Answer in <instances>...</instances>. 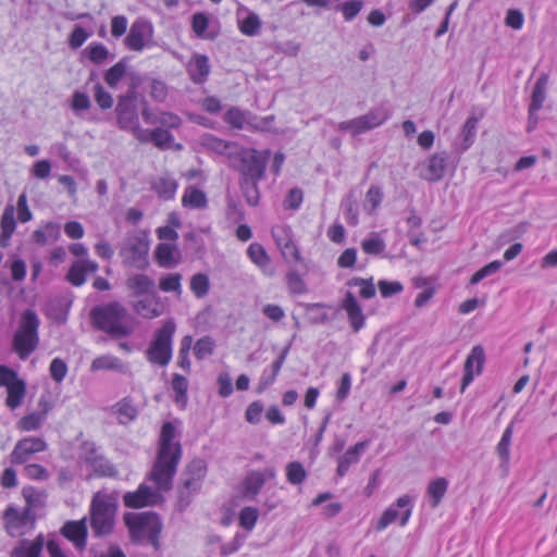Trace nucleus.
Segmentation results:
<instances>
[{
    "label": "nucleus",
    "mask_w": 557,
    "mask_h": 557,
    "mask_svg": "<svg viewBox=\"0 0 557 557\" xmlns=\"http://www.w3.org/2000/svg\"><path fill=\"white\" fill-rule=\"evenodd\" d=\"M175 437V425L172 422H165L161 429L157 458L148 474V480L154 484L156 488L141 483L136 491L125 493L123 495L125 507L138 509L158 505L163 502L162 493L172 490L173 479L182 458V446L180 442L174 441Z\"/></svg>",
    "instance_id": "1"
},
{
    "label": "nucleus",
    "mask_w": 557,
    "mask_h": 557,
    "mask_svg": "<svg viewBox=\"0 0 557 557\" xmlns=\"http://www.w3.org/2000/svg\"><path fill=\"white\" fill-rule=\"evenodd\" d=\"M89 319L94 329L106 333L112 339L129 337L137 326L135 317L123 304L115 300L94 306Z\"/></svg>",
    "instance_id": "2"
},
{
    "label": "nucleus",
    "mask_w": 557,
    "mask_h": 557,
    "mask_svg": "<svg viewBox=\"0 0 557 557\" xmlns=\"http://www.w3.org/2000/svg\"><path fill=\"white\" fill-rule=\"evenodd\" d=\"M123 520L133 543L141 544L147 541L156 550L160 548L159 537L163 524L158 513L152 511L126 512Z\"/></svg>",
    "instance_id": "3"
},
{
    "label": "nucleus",
    "mask_w": 557,
    "mask_h": 557,
    "mask_svg": "<svg viewBox=\"0 0 557 557\" xmlns=\"http://www.w3.org/2000/svg\"><path fill=\"white\" fill-rule=\"evenodd\" d=\"M117 499L113 495L98 492L90 503V527L96 537L112 534L115 527Z\"/></svg>",
    "instance_id": "4"
},
{
    "label": "nucleus",
    "mask_w": 557,
    "mask_h": 557,
    "mask_svg": "<svg viewBox=\"0 0 557 557\" xmlns=\"http://www.w3.org/2000/svg\"><path fill=\"white\" fill-rule=\"evenodd\" d=\"M39 325L40 320L35 310L23 311L12 338V350L21 360H26L38 348Z\"/></svg>",
    "instance_id": "5"
},
{
    "label": "nucleus",
    "mask_w": 557,
    "mask_h": 557,
    "mask_svg": "<svg viewBox=\"0 0 557 557\" xmlns=\"http://www.w3.org/2000/svg\"><path fill=\"white\" fill-rule=\"evenodd\" d=\"M176 324L173 320H168L154 332L153 338L146 351L149 362L165 367L172 359L173 336Z\"/></svg>",
    "instance_id": "6"
},
{
    "label": "nucleus",
    "mask_w": 557,
    "mask_h": 557,
    "mask_svg": "<svg viewBox=\"0 0 557 557\" xmlns=\"http://www.w3.org/2000/svg\"><path fill=\"white\" fill-rule=\"evenodd\" d=\"M149 240L144 232L129 234L120 250L125 265L144 271L149 267Z\"/></svg>",
    "instance_id": "7"
},
{
    "label": "nucleus",
    "mask_w": 557,
    "mask_h": 557,
    "mask_svg": "<svg viewBox=\"0 0 557 557\" xmlns=\"http://www.w3.org/2000/svg\"><path fill=\"white\" fill-rule=\"evenodd\" d=\"M270 151L260 152L252 148L240 149L235 156L234 161L239 178H263L267 170Z\"/></svg>",
    "instance_id": "8"
},
{
    "label": "nucleus",
    "mask_w": 557,
    "mask_h": 557,
    "mask_svg": "<svg viewBox=\"0 0 557 557\" xmlns=\"http://www.w3.org/2000/svg\"><path fill=\"white\" fill-rule=\"evenodd\" d=\"M81 458L92 468L97 476L115 478L119 473L115 466L102 455L100 447L95 442L82 443Z\"/></svg>",
    "instance_id": "9"
},
{
    "label": "nucleus",
    "mask_w": 557,
    "mask_h": 557,
    "mask_svg": "<svg viewBox=\"0 0 557 557\" xmlns=\"http://www.w3.org/2000/svg\"><path fill=\"white\" fill-rule=\"evenodd\" d=\"M115 113L117 125L121 129L136 126V122L139 121L138 94L134 85L131 86L126 94L117 98Z\"/></svg>",
    "instance_id": "10"
},
{
    "label": "nucleus",
    "mask_w": 557,
    "mask_h": 557,
    "mask_svg": "<svg viewBox=\"0 0 557 557\" xmlns=\"http://www.w3.org/2000/svg\"><path fill=\"white\" fill-rule=\"evenodd\" d=\"M449 156L446 151L435 152L419 163L417 170L420 178L435 183L441 181L448 169Z\"/></svg>",
    "instance_id": "11"
},
{
    "label": "nucleus",
    "mask_w": 557,
    "mask_h": 557,
    "mask_svg": "<svg viewBox=\"0 0 557 557\" xmlns=\"http://www.w3.org/2000/svg\"><path fill=\"white\" fill-rule=\"evenodd\" d=\"M47 443L40 437H25L20 440L11 455L10 460L14 465L25 463L29 457L36 453L46 450Z\"/></svg>",
    "instance_id": "12"
},
{
    "label": "nucleus",
    "mask_w": 557,
    "mask_h": 557,
    "mask_svg": "<svg viewBox=\"0 0 557 557\" xmlns=\"http://www.w3.org/2000/svg\"><path fill=\"white\" fill-rule=\"evenodd\" d=\"M272 236L284 259L301 261L300 252L293 239L292 231L287 226L272 228Z\"/></svg>",
    "instance_id": "13"
},
{
    "label": "nucleus",
    "mask_w": 557,
    "mask_h": 557,
    "mask_svg": "<svg viewBox=\"0 0 557 557\" xmlns=\"http://www.w3.org/2000/svg\"><path fill=\"white\" fill-rule=\"evenodd\" d=\"M485 362V352L481 345L474 346L468 355L463 366V377L460 392L463 393L466 387L473 381L474 375L481 374Z\"/></svg>",
    "instance_id": "14"
},
{
    "label": "nucleus",
    "mask_w": 557,
    "mask_h": 557,
    "mask_svg": "<svg viewBox=\"0 0 557 557\" xmlns=\"http://www.w3.org/2000/svg\"><path fill=\"white\" fill-rule=\"evenodd\" d=\"M152 35L151 24L145 20H136L124 40L125 46L133 51H141L145 42Z\"/></svg>",
    "instance_id": "15"
},
{
    "label": "nucleus",
    "mask_w": 557,
    "mask_h": 557,
    "mask_svg": "<svg viewBox=\"0 0 557 557\" xmlns=\"http://www.w3.org/2000/svg\"><path fill=\"white\" fill-rule=\"evenodd\" d=\"M60 532L65 539L71 541L76 548L84 549L86 547L88 534L86 518H83L77 521H66L61 528Z\"/></svg>",
    "instance_id": "16"
},
{
    "label": "nucleus",
    "mask_w": 557,
    "mask_h": 557,
    "mask_svg": "<svg viewBox=\"0 0 557 557\" xmlns=\"http://www.w3.org/2000/svg\"><path fill=\"white\" fill-rule=\"evenodd\" d=\"M342 308L346 311L348 322L355 333L359 332L366 322V315L357 298L351 292H347L342 300Z\"/></svg>",
    "instance_id": "17"
},
{
    "label": "nucleus",
    "mask_w": 557,
    "mask_h": 557,
    "mask_svg": "<svg viewBox=\"0 0 557 557\" xmlns=\"http://www.w3.org/2000/svg\"><path fill=\"white\" fill-rule=\"evenodd\" d=\"M126 287L133 292L134 296L144 295L157 296L156 283L147 274L136 273L127 276L125 281Z\"/></svg>",
    "instance_id": "18"
},
{
    "label": "nucleus",
    "mask_w": 557,
    "mask_h": 557,
    "mask_svg": "<svg viewBox=\"0 0 557 557\" xmlns=\"http://www.w3.org/2000/svg\"><path fill=\"white\" fill-rule=\"evenodd\" d=\"M154 259L161 268L170 269L178 264L180 252L175 244L160 243L154 250Z\"/></svg>",
    "instance_id": "19"
},
{
    "label": "nucleus",
    "mask_w": 557,
    "mask_h": 557,
    "mask_svg": "<svg viewBox=\"0 0 557 557\" xmlns=\"http://www.w3.org/2000/svg\"><path fill=\"white\" fill-rule=\"evenodd\" d=\"M370 442L363 441L358 442L352 447H350L344 455L338 457L337 465V474L339 476H344L351 465H355L359 461L361 454L364 451Z\"/></svg>",
    "instance_id": "20"
},
{
    "label": "nucleus",
    "mask_w": 557,
    "mask_h": 557,
    "mask_svg": "<svg viewBox=\"0 0 557 557\" xmlns=\"http://www.w3.org/2000/svg\"><path fill=\"white\" fill-rule=\"evenodd\" d=\"M45 539L42 534H39L33 542L26 540L13 548L10 557H40Z\"/></svg>",
    "instance_id": "21"
},
{
    "label": "nucleus",
    "mask_w": 557,
    "mask_h": 557,
    "mask_svg": "<svg viewBox=\"0 0 557 557\" xmlns=\"http://www.w3.org/2000/svg\"><path fill=\"white\" fill-rule=\"evenodd\" d=\"M547 84H548V75L542 74L537 78V81L533 87L531 103L529 106L530 117H532L533 114H535L539 110L542 109L543 103L546 99Z\"/></svg>",
    "instance_id": "22"
},
{
    "label": "nucleus",
    "mask_w": 557,
    "mask_h": 557,
    "mask_svg": "<svg viewBox=\"0 0 557 557\" xmlns=\"http://www.w3.org/2000/svg\"><path fill=\"white\" fill-rule=\"evenodd\" d=\"M250 260L258 265L265 274L273 275L271 259L262 245L252 243L247 249Z\"/></svg>",
    "instance_id": "23"
},
{
    "label": "nucleus",
    "mask_w": 557,
    "mask_h": 557,
    "mask_svg": "<svg viewBox=\"0 0 557 557\" xmlns=\"http://www.w3.org/2000/svg\"><path fill=\"white\" fill-rule=\"evenodd\" d=\"M151 188L160 198L170 200L174 198L176 194L177 182L169 175H163L152 181Z\"/></svg>",
    "instance_id": "24"
},
{
    "label": "nucleus",
    "mask_w": 557,
    "mask_h": 557,
    "mask_svg": "<svg viewBox=\"0 0 557 557\" xmlns=\"http://www.w3.org/2000/svg\"><path fill=\"white\" fill-rule=\"evenodd\" d=\"M154 299L144 298L134 302L133 308L135 312L145 319H154L162 314V307L159 304V298Z\"/></svg>",
    "instance_id": "25"
},
{
    "label": "nucleus",
    "mask_w": 557,
    "mask_h": 557,
    "mask_svg": "<svg viewBox=\"0 0 557 557\" xmlns=\"http://www.w3.org/2000/svg\"><path fill=\"white\" fill-rule=\"evenodd\" d=\"M7 393L5 405L11 410L18 408L26 396V382L23 379L15 381L7 387Z\"/></svg>",
    "instance_id": "26"
},
{
    "label": "nucleus",
    "mask_w": 557,
    "mask_h": 557,
    "mask_svg": "<svg viewBox=\"0 0 557 557\" xmlns=\"http://www.w3.org/2000/svg\"><path fill=\"white\" fill-rule=\"evenodd\" d=\"M262 178H239V188L246 202L251 207H257L260 201L259 182Z\"/></svg>",
    "instance_id": "27"
},
{
    "label": "nucleus",
    "mask_w": 557,
    "mask_h": 557,
    "mask_svg": "<svg viewBox=\"0 0 557 557\" xmlns=\"http://www.w3.org/2000/svg\"><path fill=\"white\" fill-rule=\"evenodd\" d=\"M182 203L187 208L205 209L208 205V199L201 189L188 186L184 191Z\"/></svg>",
    "instance_id": "28"
},
{
    "label": "nucleus",
    "mask_w": 557,
    "mask_h": 557,
    "mask_svg": "<svg viewBox=\"0 0 557 557\" xmlns=\"http://www.w3.org/2000/svg\"><path fill=\"white\" fill-rule=\"evenodd\" d=\"M32 236L34 242L38 245L55 242L60 237V225L54 222H48L42 228L36 230Z\"/></svg>",
    "instance_id": "29"
},
{
    "label": "nucleus",
    "mask_w": 557,
    "mask_h": 557,
    "mask_svg": "<svg viewBox=\"0 0 557 557\" xmlns=\"http://www.w3.org/2000/svg\"><path fill=\"white\" fill-rule=\"evenodd\" d=\"M210 73L209 59L200 54L195 58V62L189 67V74L194 83L201 84L207 81Z\"/></svg>",
    "instance_id": "30"
},
{
    "label": "nucleus",
    "mask_w": 557,
    "mask_h": 557,
    "mask_svg": "<svg viewBox=\"0 0 557 557\" xmlns=\"http://www.w3.org/2000/svg\"><path fill=\"white\" fill-rule=\"evenodd\" d=\"M262 22L259 15L248 11L246 17L238 20V28L245 36L253 37L260 33Z\"/></svg>",
    "instance_id": "31"
},
{
    "label": "nucleus",
    "mask_w": 557,
    "mask_h": 557,
    "mask_svg": "<svg viewBox=\"0 0 557 557\" xmlns=\"http://www.w3.org/2000/svg\"><path fill=\"white\" fill-rule=\"evenodd\" d=\"M513 434V424L510 423L504 431L499 443L496 446L497 455L502 460V465L505 466L510 460V445Z\"/></svg>",
    "instance_id": "32"
},
{
    "label": "nucleus",
    "mask_w": 557,
    "mask_h": 557,
    "mask_svg": "<svg viewBox=\"0 0 557 557\" xmlns=\"http://www.w3.org/2000/svg\"><path fill=\"white\" fill-rule=\"evenodd\" d=\"M109 54L107 47L100 42H91L83 50V55L97 65L102 64Z\"/></svg>",
    "instance_id": "33"
},
{
    "label": "nucleus",
    "mask_w": 557,
    "mask_h": 557,
    "mask_svg": "<svg viewBox=\"0 0 557 557\" xmlns=\"http://www.w3.org/2000/svg\"><path fill=\"white\" fill-rule=\"evenodd\" d=\"M342 207L344 208V215L347 223L351 226L358 224V209H357V199L355 196V191L350 190L345 199L342 201Z\"/></svg>",
    "instance_id": "34"
},
{
    "label": "nucleus",
    "mask_w": 557,
    "mask_h": 557,
    "mask_svg": "<svg viewBox=\"0 0 557 557\" xmlns=\"http://www.w3.org/2000/svg\"><path fill=\"white\" fill-rule=\"evenodd\" d=\"M448 487V481L445 478H437L434 481L430 482L428 486V494L432 498L431 506L433 508L437 507L444 497Z\"/></svg>",
    "instance_id": "35"
},
{
    "label": "nucleus",
    "mask_w": 557,
    "mask_h": 557,
    "mask_svg": "<svg viewBox=\"0 0 557 557\" xmlns=\"http://www.w3.org/2000/svg\"><path fill=\"white\" fill-rule=\"evenodd\" d=\"M207 474V463L200 458L193 459L183 471V476L193 478L194 481L202 483Z\"/></svg>",
    "instance_id": "36"
},
{
    "label": "nucleus",
    "mask_w": 557,
    "mask_h": 557,
    "mask_svg": "<svg viewBox=\"0 0 557 557\" xmlns=\"http://www.w3.org/2000/svg\"><path fill=\"white\" fill-rule=\"evenodd\" d=\"M385 242L377 233H371L368 238L361 242V249L367 255L377 256L385 250Z\"/></svg>",
    "instance_id": "37"
},
{
    "label": "nucleus",
    "mask_w": 557,
    "mask_h": 557,
    "mask_svg": "<svg viewBox=\"0 0 557 557\" xmlns=\"http://www.w3.org/2000/svg\"><path fill=\"white\" fill-rule=\"evenodd\" d=\"M287 482L293 485L301 484L307 478V471L301 462L292 461L285 467Z\"/></svg>",
    "instance_id": "38"
},
{
    "label": "nucleus",
    "mask_w": 557,
    "mask_h": 557,
    "mask_svg": "<svg viewBox=\"0 0 557 557\" xmlns=\"http://www.w3.org/2000/svg\"><path fill=\"white\" fill-rule=\"evenodd\" d=\"M149 139L156 147L164 150L170 148L174 137L169 129L163 127H156L149 132Z\"/></svg>",
    "instance_id": "39"
},
{
    "label": "nucleus",
    "mask_w": 557,
    "mask_h": 557,
    "mask_svg": "<svg viewBox=\"0 0 557 557\" xmlns=\"http://www.w3.org/2000/svg\"><path fill=\"white\" fill-rule=\"evenodd\" d=\"M382 200V188L377 185H371L366 194V200L363 203L364 210H367L369 214H372L381 206Z\"/></svg>",
    "instance_id": "40"
},
{
    "label": "nucleus",
    "mask_w": 557,
    "mask_h": 557,
    "mask_svg": "<svg viewBox=\"0 0 557 557\" xmlns=\"http://www.w3.org/2000/svg\"><path fill=\"white\" fill-rule=\"evenodd\" d=\"M126 59H121L117 63H115L113 66H111L104 75L106 83L114 88L117 86L120 81L123 78V76L126 73Z\"/></svg>",
    "instance_id": "41"
},
{
    "label": "nucleus",
    "mask_w": 557,
    "mask_h": 557,
    "mask_svg": "<svg viewBox=\"0 0 557 557\" xmlns=\"http://www.w3.org/2000/svg\"><path fill=\"white\" fill-rule=\"evenodd\" d=\"M116 412L121 423H128L137 417V408L129 398H124L116 404Z\"/></svg>",
    "instance_id": "42"
},
{
    "label": "nucleus",
    "mask_w": 557,
    "mask_h": 557,
    "mask_svg": "<svg viewBox=\"0 0 557 557\" xmlns=\"http://www.w3.org/2000/svg\"><path fill=\"white\" fill-rule=\"evenodd\" d=\"M347 285L359 286L360 292L359 295L363 299H371L375 296V286L373 284V278H362V277H352L347 282Z\"/></svg>",
    "instance_id": "43"
},
{
    "label": "nucleus",
    "mask_w": 557,
    "mask_h": 557,
    "mask_svg": "<svg viewBox=\"0 0 557 557\" xmlns=\"http://www.w3.org/2000/svg\"><path fill=\"white\" fill-rule=\"evenodd\" d=\"M286 284L289 293L293 295H304L308 292L306 282L296 271L286 273Z\"/></svg>",
    "instance_id": "44"
},
{
    "label": "nucleus",
    "mask_w": 557,
    "mask_h": 557,
    "mask_svg": "<svg viewBox=\"0 0 557 557\" xmlns=\"http://www.w3.org/2000/svg\"><path fill=\"white\" fill-rule=\"evenodd\" d=\"M121 367L119 358L111 355H103L92 360L90 370L92 372L100 370H116Z\"/></svg>",
    "instance_id": "45"
},
{
    "label": "nucleus",
    "mask_w": 557,
    "mask_h": 557,
    "mask_svg": "<svg viewBox=\"0 0 557 557\" xmlns=\"http://www.w3.org/2000/svg\"><path fill=\"white\" fill-rule=\"evenodd\" d=\"M210 287L209 277L203 273H197L191 276L190 280V289L194 295L198 298L205 297Z\"/></svg>",
    "instance_id": "46"
},
{
    "label": "nucleus",
    "mask_w": 557,
    "mask_h": 557,
    "mask_svg": "<svg viewBox=\"0 0 557 557\" xmlns=\"http://www.w3.org/2000/svg\"><path fill=\"white\" fill-rule=\"evenodd\" d=\"M361 116L364 121L366 128L368 131H370V129L383 124L387 120L388 113L385 109L379 108V109L371 110L367 114L361 115Z\"/></svg>",
    "instance_id": "47"
},
{
    "label": "nucleus",
    "mask_w": 557,
    "mask_h": 557,
    "mask_svg": "<svg viewBox=\"0 0 557 557\" xmlns=\"http://www.w3.org/2000/svg\"><path fill=\"white\" fill-rule=\"evenodd\" d=\"M182 275L180 273H170L163 275L159 281V288L164 293L176 292L181 294L182 292Z\"/></svg>",
    "instance_id": "48"
},
{
    "label": "nucleus",
    "mask_w": 557,
    "mask_h": 557,
    "mask_svg": "<svg viewBox=\"0 0 557 557\" xmlns=\"http://www.w3.org/2000/svg\"><path fill=\"white\" fill-rule=\"evenodd\" d=\"M259 517V510L255 507H244L239 512V525L247 531H251Z\"/></svg>",
    "instance_id": "49"
},
{
    "label": "nucleus",
    "mask_w": 557,
    "mask_h": 557,
    "mask_svg": "<svg viewBox=\"0 0 557 557\" xmlns=\"http://www.w3.org/2000/svg\"><path fill=\"white\" fill-rule=\"evenodd\" d=\"M214 351V341L210 336L199 338L194 346V354L198 360L211 356Z\"/></svg>",
    "instance_id": "50"
},
{
    "label": "nucleus",
    "mask_w": 557,
    "mask_h": 557,
    "mask_svg": "<svg viewBox=\"0 0 557 557\" xmlns=\"http://www.w3.org/2000/svg\"><path fill=\"white\" fill-rule=\"evenodd\" d=\"M201 144L208 150L214 151L219 154H224L232 146L231 143L220 139L213 135H206L202 138Z\"/></svg>",
    "instance_id": "51"
},
{
    "label": "nucleus",
    "mask_w": 557,
    "mask_h": 557,
    "mask_svg": "<svg viewBox=\"0 0 557 557\" xmlns=\"http://www.w3.org/2000/svg\"><path fill=\"white\" fill-rule=\"evenodd\" d=\"M44 422L42 416L32 412L18 420L17 428L24 432L36 431L41 428Z\"/></svg>",
    "instance_id": "52"
},
{
    "label": "nucleus",
    "mask_w": 557,
    "mask_h": 557,
    "mask_svg": "<svg viewBox=\"0 0 557 557\" xmlns=\"http://www.w3.org/2000/svg\"><path fill=\"white\" fill-rule=\"evenodd\" d=\"M65 278L73 286H82L86 282V272H84V268L81 262L74 261L72 263Z\"/></svg>",
    "instance_id": "53"
},
{
    "label": "nucleus",
    "mask_w": 557,
    "mask_h": 557,
    "mask_svg": "<svg viewBox=\"0 0 557 557\" xmlns=\"http://www.w3.org/2000/svg\"><path fill=\"white\" fill-rule=\"evenodd\" d=\"M476 126H478V119L475 116H470L467 119V121L462 127V136H463L462 150H467L473 144Z\"/></svg>",
    "instance_id": "54"
},
{
    "label": "nucleus",
    "mask_w": 557,
    "mask_h": 557,
    "mask_svg": "<svg viewBox=\"0 0 557 557\" xmlns=\"http://www.w3.org/2000/svg\"><path fill=\"white\" fill-rule=\"evenodd\" d=\"M265 483V476L261 472H251L245 480V488L247 493L257 495Z\"/></svg>",
    "instance_id": "55"
},
{
    "label": "nucleus",
    "mask_w": 557,
    "mask_h": 557,
    "mask_svg": "<svg viewBox=\"0 0 557 557\" xmlns=\"http://www.w3.org/2000/svg\"><path fill=\"white\" fill-rule=\"evenodd\" d=\"M172 388L176 393V403H185L187 399L188 381L185 376L175 373L172 379Z\"/></svg>",
    "instance_id": "56"
},
{
    "label": "nucleus",
    "mask_w": 557,
    "mask_h": 557,
    "mask_svg": "<svg viewBox=\"0 0 557 557\" xmlns=\"http://www.w3.org/2000/svg\"><path fill=\"white\" fill-rule=\"evenodd\" d=\"M502 267H503V262L499 260L490 262L488 264L481 268L479 271H476L471 276L470 284H472V285L478 284L480 281L485 278L486 276L492 275V274L496 273L497 271H499Z\"/></svg>",
    "instance_id": "57"
},
{
    "label": "nucleus",
    "mask_w": 557,
    "mask_h": 557,
    "mask_svg": "<svg viewBox=\"0 0 557 557\" xmlns=\"http://www.w3.org/2000/svg\"><path fill=\"white\" fill-rule=\"evenodd\" d=\"M224 122L234 128L242 129L246 123V115L240 109L231 108L224 114Z\"/></svg>",
    "instance_id": "58"
},
{
    "label": "nucleus",
    "mask_w": 557,
    "mask_h": 557,
    "mask_svg": "<svg viewBox=\"0 0 557 557\" xmlns=\"http://www.w3.org/2000/svg\"><path fill=\"white\" fill-rule=\"evenodd\" d=\"M14 212H15V209H14V206L13 205H8L5 208H4V211L2 213V216H1V230L3 233H7L8 234H13L14 231H15V227H16V222H15V219H14Z\"/></svg>",
    "instance_id": "59"
},
{
    "label": "nucleus",
    "mask_w": 557,
    "mask_h": 557,
    "mask_svg": "<svg viewBox=\"0 0 557 557\" xmlns=\"http://www.w3.org/2000/svg\"><path fill=\"white\" fill-rule=\"evenodd\" d=\"M379 290L384 298L392 297L403 292L404 286L398 281L381 280L377 283Z\"/></svg>",
    "instance_id": "60"
},
{
    "label": "nucleus",
    "mask_w": 557,
    "mask_h": 557,
    "mask_svg": "<svg viewBox=\"0 0 557 557\" xmlns=\"http://www.w3.org/2000/svg\"><path fill=\"white\" fill-rule=\"evenodd\" d=\"M51 377L57 382H62L67 374V364L61 358H54L49 367Z\"/></svg>",
    "instance_id": "61"
},
{
    "label": "nucleus",
    "mask_w": 557,
    "mask_h": 557,
    "mask_svg": "<svg viewBox=\"0 0 557 557\" xmlns=\"http://www.w3.org/2000/svg\"><path fill=\"white\" fill-rule=\"evenodd\" d=\"M169 89L164 82L152 79L150 83L149 95L157 102H164L168 98Z\"/></svg>",
    "instance_id": "62"
},
{
    "label": "nucleus",
    "mask_w": 557,
    "mask_h": 557,
    "mask_svg": "<svg viewBox=\"0 0 557 557\" xmlns=\"http://www.w3.org/2000/svg\"><path fill=\"white\" fill-rule=\"evenodd\" d=\"M158 120L161 127L169 131L178 128L182 125V119L177 114L169 111H160L158 113Z\"/></svg>",
    "instance_id": "63"
},
{
    "label": "nucleus",
    "mask_w": 557,
    "mask_h": 557,
    "mask_svg": "<svg viewBox=\"0 0 557 557\" xmlns=\"http://www.w3.org/2000/svg\"><path fill=\"white\" fill-rule=\"evenodd\" d=\"M209 26V17L203 12H197L191 18V28L197 37L205 38V33Z\"/></svg>",
    "instance_id": "64"
}]
</instances>
